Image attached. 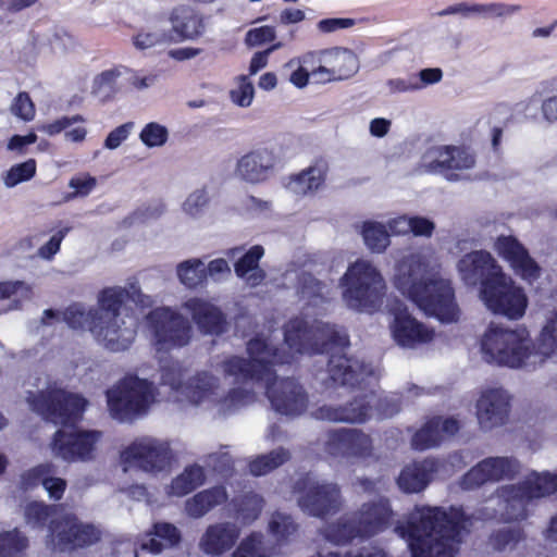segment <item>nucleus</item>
<instances>
[{
    "mask_svg": "<svg viewBox=\"0 0 557 557\" xmlns=\"http://www.w3.org/2000/svg\"><path fill=\"white\" fill-rule=\"evenodd\" d=\"M457 268L461 280L467 285L481 284V289H484L487 283L493 284L504 273L491 253L483 250L465 255Z\"/></svg>",
    "mask_w": 557,
    "mask_h": 557,
    "instance_id": "20",
    "label": "nucleus"
},
{
    "mask_svg": "<svg viewBox=\"0 0 557 557\" xmlns=\"http://www.w3.org/2000/svg\"><path fill=\"white\" fill-rule=\"evenodd\" d=\"M28 547V539L20 530L0 533V557H23Z\"/></svg>",
    "mask_w": 557,
    "mask_h": 557,
    "instance_id": "47",
    "label": "nucleus"
},
{
    "mask_svg": "<svg viewBox=\"0 0 557 557\" xmlns=\"http://www.w3.org/2000/svg\"><path fill=\"white\" fill-rule=\"evenodd\" d=\"M122 71L112 69L99 74L92 85V92L102 100L111 98L119 90V78Z\"/></svg>",
    "mask_w": 557,
    "mask_h": 557,
    "instance_id": "50",
    "label": "nucleus"
},
{
    "mask_svg": "<svg viewBox=\"0 0 557 557\" xmlns=\"http://www.w3.org/2000/svg\"><path fill=\"white\" fill-rule=\"evenodd\" d=\"M37 164L35 159L12 165L2 174V181L7 188L30 181L36 175Z\"/></svg>",
    "mask_w": 557,
    "mask_h": 557,
    "instance_id": "49",
    "label": "nucleus"
},
{
    "mask_svg": "<svg viewBox=\"0 0 557 557\" xmlns=\"http://www.w3.org/2000/svg\"><path fill=\"white\" fill-rule=\"evenodd\" d=\"M173 32L180 39H194L202 34V18L189 10H176L171 16Z\"/></svg>",
    "mask_w": 557,
    "mask_h": 557,
    "instance_id": "38",
    "label": "nucleus"
},
{
    "mask_svg": "<svg viewBox=\"0 0 557 557\" xmlns=\"http://www.w3.org/2000/svg\"><path fill=\"white\" fill-rule=\"evenodd\" d=\"M531 499L548 496L557 491V474L549 472L532 473L522 483Z\"/></svg>",
    "mask_w": 557,
    "mask_h": 557,
    "instance_id": "42",
    "label": "nucleus"
},
{
    "mask_svg": "<svg viewBox=\"0 0 557 557\" xmlns=\"http://www.w3.org/2000/svg\"><path fill=\"white\" fill-rule=\"evenodd\" d=\"M285 67L293 70L289 76V81L293 85L302 88L308 84L309 76L311 75V65H307L302 62V55L288 61Z\"/></svg>",
    "mask_w": 557,
    "mask_h": 557,
    "instance_id": "63",
    "label": "nucleus"
},
{
    "mask_svg": "<svg viewBox=\"0 0 557 557\" xmlns=\"http://www.w3.org/2000/svg\"><path fill=\"white\" fill-rule=\"evenodd\" d=\"M521 10L518 4H507L502 2L474 3L472 4V16L478 15L484 18H495L510 16Z\"/></svg>",
    "mask_w": 557,
    "mask_h": 557,
    "instance_id": "53",
    "label": "nucleus"
},
{
    "mask_svg": "<svg viewBox=\"0 0 557 557\" xmlns=\"http://www.w3.org/2000/svg\"><path fill=\"white\" fill-rule=\"evenodd\" d=\"M325 174L326 165L323 162H317L298 174L290 176L286 187L295 195L305 196L317 191L323 185Z\"/></svg>",
    "mask_w": 557,
    "mask_h": 557,
    "instance_id": "36",
    "label": "nucleus"
},
{
    "mask_svg": "<svg viewBox=\"0 0 557 557\" xmlns=\"http://www.w3.org/2000/svg\"><path fill=\"white\" fill-rule=\"evenodd\" d=\"M363 537H370L382 532L389 524L392 509L388 500L380 498L363 504L351 513Z\"/></svg>",
    "mask_w": 557,
    "mask_h": 557,
    "instance_id": "29",
    "label": "nucleus"
},
{
    "mask_svg": "<svg viewBox=\"0 0 557 557\" xmlns=\"http://www.w3.org/2000/svg\"><path fill=\"white\" fill-rule=\"evenodd\" d=\"M310 557H387L386 554L377 547L362 548L361 552L351 550L341 552L329 546L320 547L317 553Z\"/></svg>",
    "mask_w": 557,
    "mask_h": 557,
    "instance_id": "59",
    "label": "nucleus"
},
{
    "mask_svg": "<svg viewBox=\"0 0 557 557\" xmlns=\"http://www.w3.org/2000/svg\"><path fill=\"white\" fill-rule=\"evenodd\" d=\"M371 401L368 395H362L346 405H322L311 416L315 420L333 423H363L372 414Z\"/></svg>",
    "mask_w": 557,
    "mask_h": 557,
    "instance_id": "22",
    "label": "nucleus"
},
{
    "mask_svg": "<svg viewBox=\"0 0 557 557\" xmlns=\"http://www.w3.org/2000/svg\"><path fill=\"white\" fill-rule=\"evenodd\" d=\"M326 289V285L310 273L304 272L298 276L297 294L307 305L317 306L324 301Z\"/></svg>",
    "mask_w": 557,
    "mask_h": 557,
    "instance_id": "44",
    "label": "nucleus"
},
{
    "mask_svg": "<svg viewBox=\"0 0 557 557\" xmlns=\"http://www.w3.org/2000/svg\"><path fill=\"white\" fill-rule=\"evenodd\" d=\"M276 157L267 148L252 150L238 159L235 174L250 184L265 182L274 172Z\"/></svg>",
    "mask_w": 557,
    "mask_h": 557,
    "instance_id": "26",
    "label": "nucleus"
},
{
    "mask_svg": "<svg viewBox=\"0 0 557 557\" xmlns=\"http://www.w3.org/2000/svg\"><path fill=\"white\" fill-rule=\"evenodd\" d=\"M521 530L518 527H505L494 533L491 543L498 550L515 546L521 539Z\"/></svg>",
    "mask_w": 557,
    "mask_h": 557,
    "instance_id": "61",
    "label": "nucleus"
},
{
    "mask_svg": "<svg viewBox=\"0 0 557 557\" xmlns=\"http://www.w3.org/2000/svg\"><path fill=\"white\" fill-rule=\"evenodd\" d=\"M289 458V451L280 447L269 454L258 456L249 463V470L256 476L264 475L285 463Z\"/></svg>",
    "mask_w": 557,
    "mask_h": 557,
    "instance_id": "45",
    "label": "nucleus"
},
{
    "mask_svg": "<svg viewBox=\"0 0 557 557\" xmlns=\"http://www.w3.org/2000/svg\"><path fill=\"white\" fill-rule=\"evenodd\" d=\"M124 292L103 288L97 297V306L73 304L62 313L63 321L74 330H87L95 341L112 352L127 350L137 335V319L122 312Z\"/></svg>",
    "mask_w": 557,
    "mask_h": 557,
    "instance_id": "4",
    "label": "nucleus"
},
{
    "mask_svg": "<svg viewBox=\"0 0 557 557\" xmlns=\"http://www.w3.org/2000/svg\"><path fill=\"white\" fill-rule=\"evenodd\" d=\"M32 295V287L23 281L0 282V300L12 299L8 310L20 309L22 302L29 300Z\"/></svg>",
    "mask_w": 557,
    "mask_h": 557,
    "instance_id": "48",
    "label": "nucleus"
},
{
    "mask_svg": "<svg viewBox=\"0 0 557 557\" xmlns=\"http://www.w3.org/2000/svg\"><path fill=\"white\" fill-rule=\"evenodd\" d=\"M394 286L426 315L451 323L459 318V308L450 281L443 277L435 258L412 253L395 265Z\"/></svg>",
    "mask_w": 557,
    "mask_h": 557,
    "instance_id": "3",
    "label": "nucleus"
},
{
    "mask_svg": "<svg viewBox=\"0 0 557 557\" xmlns=\"http://www.w3.org/2000/svg\"><path fill=\"white\" fill-rule=\"evenodd\" d=\"M264 506L263 498L253 493L249 492L242 496L236 504L238 518L243 523H251L260 516Z\"/></svg>",
    "mask_w": 557,
    "mask_h": 557,
    "instance_id": "52",
    "label": "nucleus"
},
{
    "mask_svg": "<svg viewBox=\"0 0 557 557\" xmlns=\"http://www.w3.org/2000/svg\"><path fill=\"white\" fill-rule=\"evenodd\" d=\"M520 463L512 457H487L472 467L461 480L463 490H474L487 482L512 479Z\"/></svg>",
    "mask_w": 557,
    "mask_h": 557,
    "instance_id": "19",
    "label": "nucleus"
},
{
    "mask_svg": "<svg viewBox=\"0 0 557 557\" xmlns=\"http://www.w3.org/2000/svg\"><path fill=\"white\" fill-rule=\"evenodd\" d=\"M460 429V422L454 417H433L414 433L411 445L417 450H426L438 446L445 438L454 436Z\"/></svg>",
    "mask_w": 557,
    "mask_h": 557,
    "instance_id": "28",
    "label": "nucleus"
},
{
    "mask_svg": "<svg viewBox=\"0 0 557 557\" xmlns=\"http://www.w3.org/2000/svg\"><path fill=\"white\" fill-rule=\"evenodd\" d=\"M57 511V506H50L42 502H30L24 508V519L27 525L33 529H44L49 521H55L52 519ZM50 533L48 534V536Z\"/></svg>",
    "mask_w": 557,
    "mask_h": 557,
    "instance_id": "46",
    "label": "nucleus"
},
{
    "mask_svg": "<svg viewBox=\"0 0 557 557\" xmlns=\"http://www.w3.org/2000/svg\"><path fill=\"white\" fill-rule=\"evenodd\" d=\"M466 529V516L461 508L416 507L407 524L395 531L406 539L412 557H454Z\"/></svg>",
    "mask_w": 557,
    "mask_h": 557,
    "instance_id": "5",
    "label": "nucleus"
},
{
    "mask_svg": "<svg viewBox=\"0 0 557 557\" xmlns=\"http://www.w3.org/2000/svg\"><path fill=\"white\" fill-rule=\"evenodd\" d=\"M302 62L311 65V76L317 83L349 79L360 67L357 54L343 47L309 51L302 55Z\"/></svg>",
    "mask_w": 557,
    "mask_h": 557,
    "instance_id": "13",
    "label": "nucleus"
},
{
    "mask_svg": "<svg viewBox=\"0 0 557 557\" xmlns=\"http://www.w3.org/2000/svg\"><path fill=\"white\" fill-rule=\"evenodd\" d=\"M208 190L202 187L188 195L183 203V211L190 216L200 215L209 203Z\"/></svg>",
    "mask_w": 557,
    "mask_h": 557,
    "instance_id": "60",
    "label": "nucleus"
},
{
    "mask_svg": "<svg viewBox=\"0 0 557 557\" xmlns=\"http://www.w3.org/2000/svg\"><path fill=\"white\" fill-rule=\"evenodd\" d=\"M480 296L488 310L518 320L523 317L528 307V298L522 288L503 273L493 284L480 290Z\"/></svg>",
    "mask_w": 557,
    "mask_h": 557,
    "instance_id": "15",
    "label": "nucleus"
},
{
    "mask_svg": "<svg viewBox=\"0 0 557 557\" xmlns=\"http://www.w3.org/2000/svg\"><path fill=\"white\" fill-rule=\"evenodd\" d=\"M183 369L178 362L161 366V383L168 385L175 393L182 395L184 384H182Z\"/></svg>",
    "mask_w": 557,
    "mask_h": 557,
    "instance_id": "62",
    "label": "nucleus"
},
{
    "mask_svg": "<svg viewBox=\"0 0 557 557\" xmlns=\"http://www.w3.org/2000/svg\"><path fill=\"white\" fill-rule=\"evenodd\" d=\"M495 250L506 259L515 273L522 280L532 283L541 275V268L528 250L512 236H499Z\"/></svg>",
    "mask_w": 557,
    "mask_h": 557,
    "instance_id": "24",
    "label": "nucleus"
},
{
    "mask_svg": "<svg viewBox=\"0 0 557 557\" xmlns=\"http://www.w3.org/2000/svg\"><path fill=\"white\" fill-rule=\"evenodd\" d=\"M361 235L364 245L372 252L381 253L389 246V232L380 222L367 221L362 224Z\"/></svg>",
    "mask_w": 557,
    "mask_h": 557,
    "instance_id": "43",
    "label": "nucleus"
},
{
    "mask_svg": "<svg viewBox=\"0 0 557 557\" xmlns=\"http://www.w3.org/2000/svg\"><path fill=\"white\" fill-rule=\"evenodd\" d=\"M237 81V87L230 92L231 99L238 107L248 108L255 97V87L246 75H240Z\"/></svg>",
    "mask_w": 557,
    "mask_h": 557,
    "instance_id": "57",
    "label": "nucleus"
},
{
    "mask_svg": "<svg viewBox=\"0 0 557 557\" xmlns=\"http://www.w3.org/2000/svg\"><path fill=\"white\" fill-rule=\"evenodd\" d=\"M176 38L171 32L161 28L140 30L133 37V45L138 50H146L157 46L169 44Z\"/></svg>",
    "mask_w": 557,
    "mask_h": 557,
    "instance_id": "51",
    "label": "nucleus"
},
{
    "mask_svg": "<svg viewBox=\"0 0 557 557\" xmlns=\"http://www.w3.org/2000/svg\"><path fill=\"white\" fill-rule=\"evenodd\" d=\"M481 351L484 360L491 363L534 369L545 358L557 355V312L543 327L536 347L525 329L490 325L482 337Z\"/></svg>",
    "mask_w": 557,
    "mask_h": 557,
    "instance_id": "6",
    "label": "nucleus"
},
{
    "mask_svg": "<svg viewBox=\"0 0 557 557\" xmlns=\"http://www.w3.org/2000/svg\"><path fill=\"white\" fill-rule=\"evenodd\" d=\"M153 401L152 383L135 375H126L107 391L110 416L120 422H132L143 417Z\"/></svg>",
    "mask_w": 557,
    "mask_h": 557,
    "instance_id": "9",
    "label": "nucleus"
},
{
    "mask_svg": "<svg viewBox=\"0 0 557 557\" xmlns=\"http://www.w3.org/2000/svg\"><path fill=\"white\" fill-rule=\"evenodd\" d=\"M285 345L298 354L330 352L327 373L337 385L366 388L381 376L371 364L348 358L342 350L349 345L347 333L322 321L309 323L304 318L290 320L284 330Z\"/></svg>",
    "mask_w": 557,
    "mask_h": 557,
    "instance_id": "2",
    "label": "nucleus"
},
{
    "mask_svg": "<svg viewBox=\"0 0 557 557\" xmlns=\"http://www.w3.org/2000/svg\"><path fill=\"white\" fill-rule=\"evenodd\" d=\"M367 395L369 396V399H371V396L373 397L371 406L373 407L375 404V410L380 419L392 418L400 410L401 396L398 394H391L377 400L372 392Z\"/></svg>",
    "mask_w": 557,
    "mask_h": 557,
    "instance_id": "56",
    "label": "nucleus"
},
{
    "mask_svg": "<svg viewBox=\"0 0 557 557\" xmlns=\"http://www.w3.org/2000/svg\"><path fill=\"white\" fill-rule=\"evenodd\" d=\"M176 275L186 288H197L207 281L205 262L198 258L184 260L176 265Z\"/></svg>",
    "mask_w": 557,
    "mask_h": 557,
    "instance_id": "40",
    "label": "nucleus"
},
{
    "mask_svg": "<svg viewBox=\"0 0 557 557\" xmlns=\"http://www.w3.org/2000/svg\"><path fill=\"white\" fill-rule=\"evenodd\" d=\"M343 299L350 309L372 313L377 311L386 294V282L380 270L369 260L351 263L343 277Z\"/></svg>",
    "mask_w": 557,
    "mask_h": 557,
    "instance_id": "7",
    "label": "nucleus"
},
{
    "mask_svg": "<svg viewBox=\"0 0 557 557\" xmlns=\"http://www.w3.org/2000/svg\"><path fill=\"white\" fill-rule=\"evenodd\" d=\"M293 490L299 508L315 518L334 515L343 506L341 487L334 482L306 474L295 482Z\"/></svg>",
    "mask_w": 557,
    "mask_h": 557,
    "instance_id": "12",
    "label": "nucleus"
},
{
    "mask_svg": "<svg viewBox=\"0 0 557 557\" xmlns=\"http://www.w3.org/2000/svg\"><path fill=\"white\" fill-rule=\"evenodd\" d=\"M227 500V493L223 486H213L198 492L185 502V512L188 517L199 519L209 511Z\"/></svg>",
    "mask_w": 557,
    "mask_h": 557,
    "instance_id": "35",
    "label": "nucleus"
},
{
    "mask_svg": "<svg viewBox=\"0 0 557 557\" xmlns=\"http://www.w3.org/2000/svg\"><path fill=\"white\" fill-rule=\"evenodd\" d=\"M139 139L148 148L162 147L169 139V131L164 125L150 122L141 129Z\"/></svg>",
    "mask_w": 557,
    "mask_h": 557,
    "instance_id": "55",
    "label": "nucleus"
},
{
    "mask_svg": "<svg viewBox=\"0 0 557 557\" xmlns=\"http://www.w3.org/2000/svg\"><path fill=\"white\" fill-rule=\"evenodd\" d=\"M203 469L198 465L186 467L185 470L172 480L168 494L182 497L205 483Z\"/></svg>",
    "mask_w": 557,
    "mask_h": 557,
    "instance_id": "39",
    "label": "nucleus"
},
{
    "mask_svg": "<svg viewBox=\"0 0 557 557\" xmlns=\"http://www.w3.org/2000/svg\"><path fill=\"white\" fill-rule=\"evenodd\" d=\"M146 325L157 351L180 349L190 344L194 335L188 318L171 307H159L146 315Z\"/></svg>",
    "mask_w": 557,
    "mask_h": 557,
    "instance_id": "11",
    "label": "nucleus"
},
{
    "mask_svg": "<svg viewBox=\"0 0 557 557\" xmlns=\"http://www.w3.org/2000/svg\"><path fill=\"white\" fill-rule=\"evenodd\" d=\"M435 471L436 461L433 459L413 462L401 470L397 484L405 493H419L428 486Z\"/></svg>",
    "mask_w": 557,
    "mask_h": 557,
    "instance_id": "32",
    "label": "nucleus"
},
{
    "mask_svg": "<svg viewBox=\"0 0 557 557\" xmlns=\"http://www.w3.org/2000/svg\"><path fill=\"white\" fill-rule=\"evenodd\" d=\"M100 537L101 530L98 527L67 515L60 521H51L47 544L51 549L63 553L94 545Z\"/></svg>",
    "mask_w": 557,
    "mask_h": 557,
    "instance_id": "16",
    "label": "nucleus"
},
{
    "mask_svg": "<svg viewBox=\"0 0 557 557\" xmlns=\"http://www.w3.org/2000/svg\"><path fill=\"white\" fill-rule=\"evenodd\" d=\"M171 458L169 443L151 436L136 438L121 453V462L125 472L131 469L159 472L170 465Z\"/></svg>",
    "mask_w": 557,
    "mask_h": 557,
    "instance_id": "14",
    "label": "nucleus"
},
{
    "mask_svg": "<svg viewBox=\"0 0 557 557\" xmlns=\"http://www.w3.org/2000/svg\"><path fill=\"white\" fill-rule=\"evenodd\" d=\"M181 531L172 523L157 522L152 531L141 537L140 550L151 554H159L164 548H170L181 542Z\"/></svg>",
    "mask_w": 557,
    "mask_h": 557,
    "instance_id": "33",
    "label": "nucleus"
},
{
    "mask_svg": "<svg viewBox=\"0 0 557 557\" xmlns=\"http://www.w3.org/2000/svg\"><path fill=\"white\" fill-rule=\"evenodd\" d=\"M394 341L405 348H417L433 339L434 331L429 329L407 311H399L395 314L391 324Z\"/></svg>",
    "mask_w": 557,
    "mask_h": 557,
    "instance_id": "27",
    "label": "nucleus"
},
{
    "mask_svg": "<svg viewBox=\"0 0 557 557\" xmlns=\"http://www.w3.org/2000/svg\"><path fill=\"white\" fill-rule=\"evenodd\" d=\"M326 437L324 449L334 458L363 459L372 455V440L361 430L342 428L330 431Z\"/></svg>",
    "mask_w": 557,
    "mask_h": 557,
    "instance_id": "18",
    "label": "nucleus"
},
{
    "mask_svg": "<svg viewBox=\"0 0 557 557\" xmlns=\"http://www.w3.org/2000/svg\"><path fill=\"white\" fill-rule=\"evenodd\" d=\"M250 360L242 357H226L218 364L226 379L235 384H243L257 394L256 387L265 389L272 408L280 414L295 418L306 412L309 397L304 386L296 380L276 379L272 367L289 363L294 359V350H280L269 338L258 335L247 343Z\"/></svg>",
    "mask_w": 557,
    "mask_h": 557,
    "instance_id": "1",
    "label": "nucleus"
},
{
    "mask_svg": "<svg viewBox=\"0 0 557 557\" xmlns=\"http://www.w3.org/2000/svg\"><path fill=\"white\" fill-rule=\"evenodd\" d=\"M269 531L277 542H281L297 531V524L292 516L276 511L269 521Z\"/></svg>",
    "mask_w": 557,
    "mask_h": 557,
    "instance_id": "54",
    "label": "nucleus"
},
{
    "mask_svg": "<svg viewBox=\"0 0 557 557\" xmlns=\"http://www.w3.org/2000/svg\"><path fill=\"white\" fill-rule=\"evenodd\" d=\"M26 401L34 412L54 424L67 426L81 417L87 401L77 394L69 393L57 384L49 385L38 394L28 392Z\"/></svg>",
    "mask_w": 557,
    "mask_h": 557,
    "instance_id": "10",
    "label": "nucleus"
},
{
    "mask_svg": "<svg viewBox=\"0 0 557 557\" xmlns=\"http://www.w3.org/2000/svg\"><path fill=\"white\" fill-rule=\"evenodd\" d=\"M182 308L190 314L200 333L218 336L226 332V317L212 302L199 297H191L182 304Z\"/></svg>",
    "mask_w": 557,
    "mask_h": 557,
    "instance_id": "25",
    "label": "nucleus"
},
{
    "mask_svg": "<svg viewBox=\"0 0 557 557\" xmlns=\"http://www.w3.org/2000/svg\"><path fill=\"white\" fill-rule=\"evenodd\" d=\"M475 407L480 428L491 431L508 420L510 397L504 388H487L481 393Z\"/></svg>",
    "mask_w": 557,
    "mask_h": 557,
    "instance_id": "21",
    "label": "nucleus"
},
{
    "mask_svg": "<svg viewBox=\"0 0 557 557\" xmlns=\"http://www.w3.org/2000/svg\"><path fill=\"white\" fill-rule=\"evenodd\" d=\"M240 534L237 524L218 522L210 524L199 541V548L206 555L221 556L233 548Z\"/></svg>",
    "mask_w": 557,
    "mask_h": 557,
    "instance_id": "30",
    "label": "nucleus"
},
{
    "mask_svg": "<svg viewBox=\"0 0 557 557\" xmlns=\"http://www.w3.org/2000/svg\"><path fill=\"white\" fill-rule=\"evenodd\" d=\"M263 255V247L256 245L240 255L237 262L234 264V271L237 277L242 278L250 287L260 285L265 278V272L259 267V261Z\"/></svg>",
    "mask_w": 557,
    "mask_h": 557,
    "instance_id": "34",
    "label": "nucleus"
},
{
    "mask_svg": "<svg viewBox=\"0 0 557 557\" xmlns=\"http://www.w3.org/2000/svg\"><path fill=\"white\" fill-rule=\"evenodd\" d=\"M474 164V154L465 147H436L430 149L424 156V166L429 172L446 174L449 171L472 169Z\"/></svg>",
    "mask_w": 557,
    "mask_h": 557,
    "instance_id": "23",
    "label": "nucleus"
},
{
    "mask_svg": "<svg viewBox=\"0 0 557 557\" xmlns=\"http://www.w3.org/2000/svg\"><path fill=\"white\" fill-rule=\"evenodd\" d=\"M97 185L96 177L89 174H82L73 176L69 182V187L73 188L74 191L67 194L64 199L66 201L73 200L78 197L88 196Z\"/></svg>",
    "mask_w": 557,
    "mask_h": 557,
    "instance_id": "58",
    "label": "nucleus"
},
{
    "mask_svg": "<svg viewBox=\"0 0 557 557\" xmlns=\"http://www.w3.org/2000/svg\"><path fill=\"white\" fill-rule=\"evenodd\" d=\"M182 396L194 405L216 406L218 413L223 417L255 401V392L245 385L235 387L222 396L219 379L208 371L198 372L190 377L184 384Z\"/></svg>",
    "mask_w": 557,
    "mask_h": 557,
    "instance_id": "8",
    "label": "nucleus"
},
{
    "mask_svg": "<svg viewBox=\"0 0 557 557\" xmlns=\"http://www.w3.org/2000/svg\"><path fill=\"white\" fill-rule=\"evenodd\" d=\"M520 484L506 485L498 491L497 504L502 508L499 519L504 521L527 518V505L532 500Z\"/></svg>",
    "mask_w": 557,
    "mask_h": 557,
    "instance_id": "31",
    "label": "nucleus"
},
{
    "mask_svg": "<svg viewBox=\"0 0 557 557\" xmlns=\"http://www.w3.org/2000/svg\"><path fill=\"white\" fill-rule=\"evenodd\" d=\"M101 437L99 431L62 429L55 432L51 449L55 457L67 462L89 461L95 457L96 445Z\"/></svg>",
    "mask_w": 557,
    "mask_h": 557,
    "instance_id": "17",
    "label": "nucleus"
},
{
    "mask_svg": "<svg viewBox=\"0 0 557 557\" xmlns=\"http://www.w3.org/2000/svg\"><path fill=\"white\" fill-rule=\"evenodd\" d=\"M11 112L24 120L32 121L35 116V106L27 92H20L11 104Z\"/></svg>",
    "mask_w": 557,
    "mask_h": 557,
    "instance_id": "64",
    "label": "nucleus"
},
{
    "mask_svg": "<svg viewBox=\"0 0 557 557\" xmlns=\"http://www.w3.org/2000/svg\"><path fill=\"white\" fill-rule=\"evenodd\" d=\"M276 554V547L265 542L261 533H251L240 542L232 557H273Z\"/></svg>",
    "mask_w": 557,
    "mask_h": 557,
    "instance_id": "41",
    "label": "nucleus"
},
{
    "mask_svg": "<svg viewBox=\"0 0 557 557\" xmlns=\"http://www.w3.org/2000/svg\"><path fill=\"white\" fill-rule=\"evenodd\" d=\"M320 533L326 542L334 545H344L356 537H363L351 513L326 525Z\"/></svg>",
    "mask_w": 557,
    "mask_h": 557,
    "instance_id": "37",
    "label": "nucleus"
}]
</instances>
